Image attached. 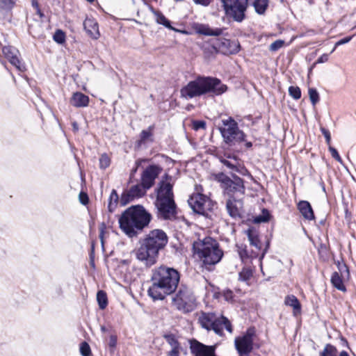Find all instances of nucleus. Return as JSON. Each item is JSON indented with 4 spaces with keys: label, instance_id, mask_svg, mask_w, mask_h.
Segmentation results:
<instances>
[{
    "label": "nucleus",
    "instance_id": "473e14b6",
    "mask_svg": "<svg viewBox=\"0 0 356 356\" xmlns=\"http://www.w3.org/2000/svg\"><path fill=\"white\" fill-rule=\"evenodd\" d=\"M156 22L158 24H162L166 28H168L169 29L174 30L175 31H178V30L175 29L172 26H171L169 20L161 13L156 12L154 13Z\"/></svg>",
    "mask_w": 356,
    "mask_h": 356
},
{
    "label": "nucleus",
    "instance_id": "4be33fe9",
    "mask_svg": "<svg viewBox=\"0 0 356 356\" xmlns=\"http://www.w3.org/2000/svg\"><path fill=\"white\" fill-rule=\"evenodd\" d=\"M218 47L225 54H234L240 50V44L238 41H232L225 38L220 40Z\"/></svg>",
    "mask_w": 356,
    "mask_h": 356
},
{
    "label": "nucleus",
    "instance_id": "0eeeda50",
    "mask_svg": "<svg viewBox=\"0 0 356 356\" xmlns=\"http://www.w3.org/2000/svg\"><path fill=\"white\" fill-rule=\"evenodd\" d=\"M222 127L220 131L224 142L229 146L245 141V134L239 129L237 122L232 118H228L222 120Z\"/></svg>",
    "mask_w": 356,
    "mask_h": 356
},
{
    "label": "nucleus",
    "instance_id": "e2e57ef3",
    "mask_svg": "<svg viewBox=\"0 0 356 356\" xmlns=\"http://www.w3.org/2000/svg\"><path fill=\"white\" fill-rule=\"evenodd\" d=\"M88 2H93L94 0H87Z\"/></svg>",
    "mask_w": 356,
    "mask_h": 356
},
{
    "label": "nucleus",
    "instance_id": "052dcab7",
    "mask_svg": "<svg viewBox=\"0 0 356 356\" xmlns=\"http://www.w3.org/2000/svg\"><path fill=\"white\" fill-rule=\"evenodd\" d=\"M339 356H349V355L346 351L343 350L340 353Z\"/></svg>",
    "mask_w": 356,
    "mask_h": 356
},
{
    "label": "nucleus",
    "instance_id": "9d476101",
    "mask_svg": "<svg viewBox=\"0 0 356 356\" xmlns=\"http://www.w3.org/2000/svg\"><path fill=\"white\" fill-rule=\"evenodd\" d=\"M227 15L241 22L245 18L248 0H222Z\"/></svg>",
    "mask_w": 356,
    "mask_h": 356
},
{
    "label": "nucleus",
    "instance_id": "c9c22d12",
    "mask_svg": "<svg viewBox=\"0 0 356 356\" xmlns=\"http://www.w3.org/2000/svg\"><path fill=\"white\" fill-rule=\"evenodd\" d=\"M321 356H336L337 349L331 344H327L320 354Z\"/></svg>",
    "mask_w": 356,
    "mask_h": 356
},
{
    "label": "nucleus",
    "instance_id": "412c9836",
    "mask_svg": "<svg viewBox=\"0 0 356 356\" xmlns=\"http://www.w3.org/2000/svg\"><path fill=\"white\" fill-rule=\"evenodd\" d=\"M192 29L197 34L204 35L218 36L222 33L221 29H211L209 25L194 22L191 24Z\"/></svg>",
    "mask_w": 356,
    "mask_h": 356
},
{
    "label": "nucleus",
    "instance_id": "f704fd0d",
    "mask_svg": "<svg viewBox=\"0 0 356 356\" xmlns=\"http://www.w3.org/2000/svg\"><path fill=\"white\" fill-rule=\"evenodd\" d=\"M97 300L100 309H104L107 306V296L103 291H99L97 294Z\"/></svg>",
    "mask_w": 356,
    "mask_h": 356
},
{
    "label": "nucleus",
    "instance_id": "aec40b11",
    "mask_svg": "<svg viewBox=\"0 0 356 356\" xmlns=\"http://www.w3.org/2000/svg\"><path fill=\"white\" fill-rule=\"evenodd\" d=\"M2 51L5 57L18 70L23 71L24 70V65L22 64L19 59V52L16 48L11 46H4L2 48Z\"/></svg>",
    "mask_w": 356,
    "mask_h": 356
},
{
    "label": "nucleus",
    "instance_id": "7ed1b4c3",
    "mask_svg": "<svg viewBox=\"0 0 356 356\" xmlns=\"http://www.w3.org/2000/svg\"><path fill=\"white\" fill-rule=\"evenodd\" d=\"M151 219V214L143 206H132L120 217V227L129 237H133L136 236L138 231L147 227Z\"/></svg>",
    "mask_w": 356,
    "mask_h": 356
},
{
    "label": "nucleus",
    "instance_id": "4c0bfd02",
    "mask_svg": "<svg viewBox=\"0 0 356 356\" xmlns=\"http://www.w3.org/2000/svg\"><path fill=\"white\" fill-rule=\"evenodd\" d=\"M79 351L82 356H90L91 355L90 347L86 341H83L80 343Z\"/></svg>",
    "mask_w": 356,
    "mask_h": 356
},
{
    "label": "nucleus",
    "instance_id": "2f4dec72",
    "mask_svg": "<svg viewBox=\"0 0 356 356\" xmlns=\"http://www.w3.org/2000/svg\"><path fill=\"white\" fill-rule=\"evenodd\" d=\"M268 6V0H254L253 6L257 13L259 15L264 14Z\"/></svg>",
    "mask_w": 356,
    "mask_h": 356
},
{
    "label": "nucleus",
    "instance_id": "a18cd8bd",
    "mask_svg": "<svg viewBox=\"0 0 356 356\" xmlns=\"http://www.w3.org/2000/svg\"><path fill=\"white\" fill-rule=\"evenodd\" d=\"M110 165V159L106 154H102L99 159L101 168H106Z\"/></svg>",
    "mask_w": 356,
    "mask_h": 356
},
{
    "label": "nucleus",
    "instance_id": "ea45409f",
    "mask_svg": "<svg viewBox=\"0 0 356 356\" xmlns=\"http://www.w3.org/2000/svg\"><path fill=\"white\" fill-rule=\"evenodd\" d=\"M289 93L295 99H299L301 97V90L298 86H290Z\"/></svg>",
    "mask_w": 356,
    "mask_h": 356
},
{
    "label": "nucleus",
    "instance_id": "4468645a",
    "mask_svg": "<svg viewBox=\"0 0 356 356\" xmlns=\"http://www.w3.org/2000/svg\"><path fill=\"white\" fill-rule=\"evenodd\" d=\"M254 335H238L234 339L235 348L239 356H249L253 350L255 343Z\"/></svg>",
    "mask_w": 356,
    "mask_h": 356
},
{
    "label": "nucleus",
    "instance_id": "39448f33",
    "mask_svg": "<svg viewBox=\"0 0 356 356\" xmlns=\"http://www.w3.org/2000/svg\"><path fill=\"white\" fill-rule=\"evenodd\" d=\"M155 205L160 216L165 219L170 218L175 213V204L173 200L172 185L170 178L166 175L162 180L156 191Z\"/></svg>",
    "mask_w": 356,
    "mask_h": 356
},
{
    "label": "nucleus",
    "instance_id": "864d4df0",
    "mask_svg": "<svg viewBox=\"0 0 356 356\" xmlns=\"http://www.w3.org/2000/svg\"><path fill=\"white\" fill-rule=\"evenodd\" d=\"M196 4L207 6L210 4L212 0H193Z\"/></svg>",
    "mask_w": 356,
    "mask_h": 356
},
{
    "label": "nucleus",
    "instance_id": "f8f14e48",
    "mask_svg": "<svg viewBox=\"0 0 356 356\" xmlns=\"http://www.w3.org/2000/svg\"><path fill=\"white\" fill-rule=\"evenodd\" d=\"M134 252L136 259L147 266H152L156 264L159 255V252L143 239L140 241V246Z\"/></svg>",
    "mask_w": 356,
    "mask_h": 356
},
{
    "label": "nucleus",
    "instance_id": "5701e85b",
    "mask_svg": "<svg viewBox=\"0 0 356 356\" xmlns=\"http://www.w3.org/2000/svg\"><path fill=\"white\" fill-rule=\"evenodd\" d=\"M243 209V202L241 200H236L232 197L227 202V209L232 218L240 217Z\"/></svg>",
    "mask_w": 356,
    "mask_h": 356
},
{
    "label": "nucleus",
    "instance_id": "c756f323",
    "mask_svg": "<svg viewBox=\"0 0 356 356\" xmlns=\"http://www.w3.org/2000/svg\"><path fill=\"white\" fill-rule=\"evenodd\" d=\"M153 131L154 126H149L147 129L143 130L140 134L138 145H140L141 144L145 143L147 142H152Z\"/></svg>",
    "mask_w": 356,
    "mask_h": 356
},
{
    "label": "nucleus",
    "instance_id": "49530a36",
    "mask_svg": "<svg viewBox=\"0 0 356 356\" xmlns=\"http://www.w3.org/2000/svg\"><path fill=\"white\" fill-rule=\"evenodd\" d=\"M328 149H329L332 156L334 159H336L338 162H339L340 163H342V159H341L340 155L339 154L337 150L334 147H332L331 145H330L328 147Z\"/></svg>",
    "mask_w": 356,
    "mask_h": 356
},
{
    "label": "nucleus",
    "instance_id": "dca6fc26",
    "mask_svg": "<svg viewBox=\"0 0 356 356\" xmlns=\"http://www.w3.org/2000/svg\"><path fill=\"white\" fill-rule=\"evenodd\" d=\"M147 190L142 184L132 186L129 190L122 194L121 204L124 206L133 200L143 197L146 193Z\"/></svg>",
    "mask_w": 356,
    "mask_h": 356
},
{
    "label": "nucleus",
    "instance_id": "7c9ffc66",
    "mask_svg": "<svg viewBox=\"0 0 356 356\" xmlns=\"http://www.w3.org/2000/svg\"><path fill=\"white\" fill-rule=\"evenodd\" d=\"M254 269L250 266L243 267L238 273V280L245 282L247 284H250L249 282L253 276Z\"/></svg>",
    "mask_w": 356,
    "mask_h": 356
},
{
    "label": "nucleus",
    "instance_id": "f3484780",
    "mask_svg": "<svg viewBox=\"0 0 356 356\" xmlns=\"http://www.w3.org/2000/svg\"><path fill=\"white\" fill-rule=\"evenodd\" d=\"M162 168L158 165H152L147 167L141 175V184L147 190L154 184V180L161 172Z\"/></svg>",
    "mask_w": 356,
    "mask_h": 356
},
{
    "label": "nucleus",
    "instance_id": "f257e3e1",
    "mask_svg": "<svg viewBox=\"0 0 356 356\" xmlns=\"http://www.w3.org/2000/svg\"><path fill=\"white\" fill-rule=\"evenodd\" d=\"M180 279L179 272L170 267L161 266L152 272V285L148 295L154 300H163L177 289Z\"/></svg>",
    "mask_w": 356,
    "mask_h": 356
},
{
    "label": "nucleus",
    "instance_id": "20e7f679",
    "mask_svg": "<svg viewBox=\"0 0 356 356\" xmlns=\"http://www.w3.org/2000/svg\"><path fill=\"white\" fill-rule=\"evenodd\" d=\"M193 247L195 254L205 266L216 265L223 257L219 243L211 237L195 241Z\"/></svg>",
    "mask_w": 356,
    "mask_h": 356
},
{
    "label": "nucleus",
    "instance_id": "2eb2a0df",
    "mask_svg": "<svg viewBox=\"0 0 356 356\" xmlns=\"http://www.w3.org/2000/svg\"><path fill=\"white\" fill-rule=\"evenodd\" d=\"M245 233L248 236L251 249L254 250L252 255L260 256V267L262 270L261 260L266 252V249H262V244L259 240V234L255 229L250 228L245 232Z\"/></svg>",
    "mask_w": 356,
    "mask_h": 356
},
{
    "label": "nucleus",
    "instance_id": "603ef678",
    "mask_svg": "<svg viewBox=\"0 0 356 356\" xmlns=\"http://www.w3.org/2000/svg\"><path fill=\"white\" fill-rule=\"evenodd\" d=\"M79 201L82 204H87L88 202V195L85 193H80L79 195Z\"/></svg>",
    "mask_w": 356,
    "mask_h": 356
},
{
    "label": "nucleus",
    "instance_id": "13d9d810",
    "mask_svg": "<svg viewBox=\"0 0 356 356\" xmlns=\"http://www.w3.org/2000/svg\"><path fill=\"white\" fill-rule=\"evenodd\" d=\"M32 6L36 9L37 13L40 15V17H42V13L38 7V3L36 0H32Z\"/></svg>",
    "mask_w": 356,
    "mask_h": 356
},
{
    "label": "nucleus",
    "instance_id": "a19ab883",
    "mask_svg": "<svg viewBox=\"0 0 356 356\" xmlns=\"http://www.w3.org/2000/svg\"><path fill=\"white\" fill-rule=\"evenodd\" d=\"M167 342L171 346L172 348H181L179 343L175 338V335H163Z\"/></svg>",
    "mask_w": 356,
    "mask_h": 356
},
{
    "label": "nucleus",
    "instance_id": "79ce46f5",
    "mask_svg": "<svg viewBox=\"0 0 356 356\" xmlns=\"http://www.w3.org/2000/svg\"><path fill=\"white\" fill-rule=\"evenodd\" d=\"M53 38L54 41L58 44H63L65 41V35L61 30H57Z\"/></svg>",
    "mask_w": 356,
    "mask_h": 356
},
{
    "label": "nucleus",
    "instance_id": "c03bdc74",
    "mask_svg": "<svg viewBox=\"0 0 356 356\" xmlns=\"http://www.w3.org/2000/svg\"><path fill=\"white\" fill-rule=\"evenodd\" d=\"M284 44V41L282 40H277L273 42L269 47V50L271 51H276L281 49Z\"/></svg>",
    "mask_w": 356,
    "mask_h": 356
},
{
    "label": "nucleus",
    "instance_id": "3c124183",
    "mask_svg": "<svg viewBox=\"0 0 356 356\" xmlns=\"http://www.w3.org/2000/svg\"><path fill=\"white\" fill-rule=\"evenodd\" d=\"M322 134L325 138L327 144L330 146V141H331V136L330 133L328 130L325 129V128L321 129Z\"/></svg>",
    "mask_w": 356,
    "mask_h": 356
},
{
    "label": "nucleus",
    "instance_id": "a878e982",
    "mask_svg": "<svg viewBox=\"0 0 356 356\" xmlns=\"http://www.w3.org/2000/svg\"><path fill=\"white\" fill-rule=\"evenodd\" d=\"M298 209L302 217L308 220L314 219V214L311 204L305 200L300 201L298 204Z\"/></svg>",
    "mask_w": 356,
    "mask_h": 356
},
{
    "label": "nucleus",
    "instance_id": "680f3d73",
    "mask_svg": "<svg viewBox=\"0 0 356 356\" xmlns=\"http://www.w3.org/2000/svg\"><path fill=\"white\" fill-rule=\"evenodd\" d=\"M245 146L248 147V148H250L252 146V144L251 142H246L245 143Z\"/></svg>",
    "mask_w": 356,
    "mask_h": 356
},
{
    "label": "nucleus",
    "instance_id": "e433bc0d",
    "mask_svg": "<svg viewBox=\"0 0 356 356\" xmlns=\"http://www.w3.org/2000/svg\"><path fill=\"white\" fill-rule=\"evenodd\" d=\"M16 0H0V10H11L15 4Z\"/></svg>",
    "mask_w": 356,
    "mask_h": 356
},
{
    "label": "nucleus",
    "instance_id": "6e6552de",
    "mask_svg": "<svg viewBox=\"0 0 356 356\" xmlns=\"http://www.w3.org/2000/svg\"><path fill=\"white\" fill-rule=\"evenodd\" d=\"M231 179L222 172L214 175L215 179L220 184L224 193L232 197L236 193L244 194L245 186L243 180L238 176L233 175Z\"/></svg>",
    "mask_w": 356,
    "mask_h": 356
},
{
    "label": "nucleus",
    "instance_id": "58836bf2",
    "mask_svg": "<svg viewBox=\"0 0 356 356\" xmlns=\"http://www.w3.org/2000/svg\"><path fill=\"white\" fill-rule=\"evenodd\" d=\"M308 92L312 104L315 106L319 101V95L317 90L315 88H309Z\"/></svg>",
    "mask_w": 356,
    "mask_h": 356
},
{
    "label": "nucleus",
    "instance_id": "393cba45",
    "mask_svg": "<svg viewBox=\"0 0 356 356\" xmlns=\"http://www.w3.org/2000/svg\"><path fill=\"white\" fill-rule=\"evenodd\" d=\"M238 254L241 258V261L243 264H248L253 259L259 257L260 259V256H253L254 250L251 249L250 250H248L246 245H236Z\"/></svg>",
    "mask_w": 356,
    "mask_h": 356
},
{
    "label": "nucleus",
    "instance_id": "4d7b16f0",
    "mask_svg": "<svg viewBox=\"0 0 356 356\" xmlns=\"http://www.w3.org/2000/svg\"><path fill=\"white\" fill-rule=\"evenodd\" d=\"M224 298L227 301H232L233 299V293L231 291H227L224 293Z\"/></svg>",
    "mask_w": 356,
    "mask_h": 356
},
{
    "label": "nucleus",
    "instance_id": "423d86ee",
    "mask_svg": "<svg viewBox=\"0 0 356 356\" xmlns=\"http://www.w3.org/2000/svg\"><path fill=\"white\" fill-rule=\"evenodd\" d=\"M198 321L201 326L207 331L212 330L216 334L223 332L231 333L232 332L229 321L224 316L216 318L212 313L202 312L199 315Z\"/></svg>",
    "mask_w": 356,
    "mask_h": 356
},
{
    "label": "nucleus",
    "instance_id": "8fccbe9b",
    "mask_svg": "<svg viewBox=\"0 0 356 356\" xmlns=\"http://www.w3.org/2000/svg\"><path fill=\"white\" fill-rule=\"evenodd\" d=\"M352 38H353V36L346 37V38H344L339 40L338 42H337L335 43V45H334V48L331 51V53H332L335 50L337 47H338L339 45H341V44H346V43H348V42H350V40L352 39Z\"/></svg>",
    "mask_w": 356,
    "mask_h": 356
},
{
    "label": "nucleus",
    "instance_id": "6ab92c4d",
    "mask_svg": "<svg viewBox=\"0 0 356 356\" xmlns=\"http://www.w3.org/2000/svg\"><path fill=\"white\" fill-rule=\"evenodd\" d=\"M339 272H334L332 273L331 277V283L338 290L341 291H346V286L343 284V277L345 274L346 276H348L349 271L348 267L344 264H338Z\"/></svg>",
    "mask_w": 356,
    "mask_h": 356
},
{
    "label": "nucleus",
    "instance_id": "c85d7f7f",
    "mask_svg": "<svg viewBox=\"0 0 356 356\" xmlns=\"http://www.w3.org/2000/svg\"><path fill=\"white\" fill-rule=\"evenodd\" d=\"M220 162L227 166L228 168L232 170L238 171V166L239 165V161L238 158L234 155H227L226 158H220Z\"/></svg>",
    "mask_w": 356,
    "mask_h": 356
},
{
    "label": "nucleus",
    "instance_id": "9b49d317",
    "mask_svg": "<svg viewBox=\"0 0 356 356\" xmlns=\"http://www.w3.org/2000/svg\"><path fill=\"white\" fill-rule=\"evenodd\" d=\"M188 204L195 213L203 216H207L214 207V203L208 197L199 193L191 196Z\"/></svg>",
    "mask_w": 356,
    "mask_h": 356
},
{
    "label": "nucleus",
    "instance_id": "37998d69",
    "mask_svg": "<svg viewBox=\"0 0 356 356\" xmlns=\"http://www.w3.org/2000/svg\"><path fill=\"white\" fill-rule=\"evenodd\" d=\"M269 217L270 215L268 211L266 209H264L262 211V214L255 218L254 222L257 223L267 222L269 220Z\"/></svg>",
    "mask_w": 356,
    "mask_h": 356
},
{
    "label": "nucleus",
    "instance_id": "b1692460",
    "mask_svg": "<svg viewBox=\"0 0 356 356\" xmlns=\"http://www.w3.org/2000/svg\"><path fill=\"white\" fill-rule=\"evenodd\" d=\"M84 29L88 35L92 39H97L99 35V26L97 22L90 18H87L83 22Z\"/></svg>",
    "mask_w": 356,
    "mask_h": 356
},
{
    "label": "nucleus",
    "instance_id": "bf43d9fd",
    "mask_svg": "<svg viewBox=\"0 0 356 356\" xmlns=\"http://www.w3.org/2000/svg\"><path fill=\"white\" fill-rule=\"evenodd\" d=\"M104 229H105V225L104 223H102L100 226V235H99L102 245L104 244L103 235H104Z\"/></svg>",
    "mask_w": 356,
    "mask_h": 356
},
{
    "label": "nucleus",
    "instance_id": "09e8293b",
    "mask_svg": "<svg viewBox=\"0 0 356 356\" xmlns=\"http://www.w3.org/2000/svg\"><path fill=\"white\" fill-rule=\"evenodd\" d=\"M205 126L206 123L204 121H194L193 122V128L196 131L205 129Z\"/></svg>",
    "mask_w": 356,
    "mask_h": 356
},
{
    "label": "nucleus",
    "instance_id": "de8ad7c7",
    "mask_svg": "<svg viewBox=\"0 0 356 356\" xmlns=\"http://www.w3.org/2000/svg\"><path fill=\"white\" fill-rule=\"evenodd\" d=\"M117 335H111L108 341V346L111 353L114 352V349L117 344Z\"/></svg>",
    "mask_w": 356,
    "mask_h": 356
},
{
    "label": "nucleus",
    "instance_id": "6e6d98bb",
    "mask_svg": "<svg viewBox=\"0 0 356 356\" xmlns=\"http://www.w3.org/2000/svg\"><path fill=\"white\" fill-rule=\"evenodd\" d=\"M328 54H324L322 56H321L318 60H316V63H323L328 60Z\"/></svg>",
    "mask_w": 356,
    "mask_h": 356
},
{
    "label": "nucleus",
    "instance_id": "72a5a7b5",
    "mask_svg": "<svg viewBox=\"0 0 356 356\" xmlns=\"http://www.w3.org/2000/svg\"><path fill=\"white\" fill-rule=\"evenodd\" d=\"M118 202V195L115 190H112L109 199H108V209L110 212H113L115 209L117 204Z\"/></svg>",
    "mask_w": 356,
    "mask_h": 356
},
{
    "label": "nucleus",
    "instance_id": "cd10ccee",
    "mask_svg": "<svg viewBox=\"0 0 356 356\" xmlns=\"http://www.w3.org/2000/svg\"><path fill=\"white\" fill-rule=\"evenodd\" d=\"M88 103L89 97L80 92H74L70 99V104L75 107H86Z\"/></svg>",
    "mask_w": 356,
    "mask_h": 356
},
{
    "label": "nucleus",
    "instance_id": "1a4fd4ad",
    "mask_svg": "<svg viewBox=\"0 0 356 356\" xmlns=\"http://www.w3.org/2000/svg\"><path fill=\"white\" fill-rule=\"evenodd\" d=\"M173 305L179 310L189 312L196 306L195 298L188 287L181 286L172 298Z\"/></svg>",
    "mask_w": 356,
    "mask_h": 356
},
{
    "label": "nucleus",
    "instance_id": "f03ea898",
    "mask_svg": "<svg viewBox=\"0 0 356 356\" xmlns=\"http://www.w3.org/2000/svg\"><path fill=\"white\" fill-rule=\"evenodd\" d=\"M227 87L217 78L198 76L189 81L181 89V96L186 99L200 97L207 93L220 95L224 93Z\"/></svg>",
    "mask_w": 356,
    "mask_h": 356
},
{
    "label": "nucleus",
    "instance_id": "bb28decb",
    "mask_svg": "<svg viewBox=\"0 0 356 356\" xmlns=\"http://www.w3.org/2000/svg\"><path fill=\"white\" fill-rule=\"evenodd\" d=\"M284 305L292 307L293 314L297 316L301 314V304L294 295H288L284 298Z\"/></svg>",
    "mask_w": 356,
    "mask_h": 356
},
{
    "label": "nucleus",
    "instance_id": "ddd939ff",
    "mask_svg": "<svg viewBox=\"0 0 356 356\" xmlns=\"http://www.w3.org/2000/svg\"><path fill=\"white\" fill-rule=\"evenodd\" d=\"M143 240L158 252L168 243V236L161 229H154L145 236Z\"/></svg>",
    "mask_w": 356,
    "mask_h": 356
},
{
    "label": "nucleus",
    "instance_id": "5fc2aeb1",
    "mask_svg": "<svg viewBox=\"0 0 356 356\" xmlns=\"http://www.w3.org/2000/svg\"><path fill=\"white\" fill-rule=\"evenodd\" d=\"M181 348H172L170 351L168 352V356H179V350Z\"/></svg>",
    "mask_w": 356,
    "mask_h": 356
},
{
    "label": "nucleus",
    "instance_id": "a211bd4d",
    "mask_svg": "<svg viewBox=\"0 0 356 356\" xmlns=\"http://www.w3.org/2000/svg\"><path fill=\"white\" fill-rule=\"evenodd\" d=\"M190 348L193 356H217L214 346H206L194 340L191 341Z\"/></svg>",
    "mask_w": 356,
    "mask_h": 356
}]
</instances>
